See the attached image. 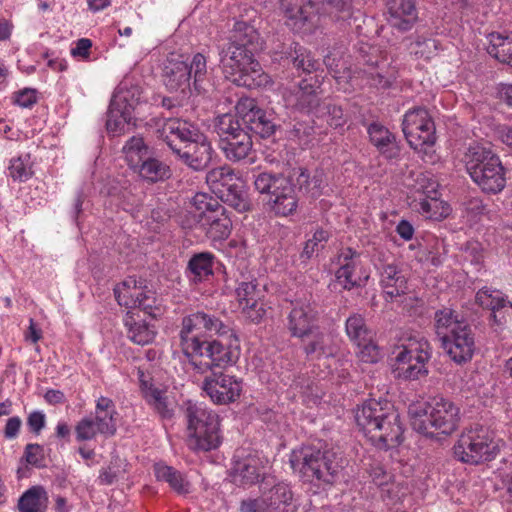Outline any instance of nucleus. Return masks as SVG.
Returning a JSON list of instances; mask_svg holds the SVG:
<instances>
[{
	"label": "nucleus",
	"mask_w": 512,
	"mask_h": 512,
	"mask_svg": "<svg viewBox=\"0 0 512 512\" xmlns=\"http://www.w3.org/2000/svg\"><path fill=\"white\" fill-rule=\"evenodd\" d=\"M402 131L410 147L419 153L426 154L436 141L434 122L424 107H414L404 114Z\"/></svg>",
	"instance_id": "16"
},
{
	"label": "nucleus",
	"mask_w": 512,
	"mask_h": 512,
	"mask_svg": "<svg viewBox=\"0 0 512 512\" xmlns=\"http://www.w3.org/2000/svg\"><path fill=\"white\" fill-rule=\"evenodd\" d=\"M219 198L240 213L250 209V202L246 192L236 185L226 189L219 195Z\"/></svg>",
	"instance_id": "52"
},
{
	"label": "nucleus",
	"mask_w": 512,
	"mask_h": 512,
	"mask_svg": "<svg viewBox=\"0 0 512 512\" xmlns=\"http://www.w3.org/2000/svg\"><path fill=\"white\" fill-rule=\"evenodd\" d=\"M328 232L323 229H318L313 234L311 239H308L303 249V255L307 258L312 257L315 252L324 247V243L328 240Z\"/></svg>",
	"instance_id": "59"
},
{
	"label": "nucleus",
	"mask_w": 512,
	"mask_h": 512,
	"mask_svg": "<svg viewBox=\"0 0 512 512\" xmlns=\"http://www.w3.org/2000/svg\"><path fill=\"white\" fill-rule=\"evenodd\" d=\"M387 21L400 30H410L418 19L415 0H387Z\"/></svg>",
	"instance_id": "27"
},
{
	"label": "nucleus",
	"mask_w": 512,
	"mask_h": 512,
	"mask_svg": "<svg viewBox=\"0 0 512 512\" xmlns=\"http://www.w3.org/2000/svg\"><path fill=\"white\" fill-rule=\"evenodd\" d=\"M313 337L305 345V352L311 358L321 359L329 358L335 355L337 351V345L334 343L332 335L320 331V327L317 331L310 335Z\"/></svg>",
	"instance_id": "35"
},
{
	"label": "nucleus",
	"mask_w": 512,
	"mask_h": 512,
	"mask_svg": "<svg viewBox=\"0 0 512 512\" xmlns=\"http://www.w3.org/2000/svg\"><path fill=\"white\" fill-rule=\"evenodd\" d=\"M136 308L140 309L152 318L160 317L164 313L162 300L158 298L156 293L149 288H147L144 292V295H142Z\"/></svg>",
	"instance_id": "54"
},
{
	"label": "nucleus",
	"mask_w": 512,
	"mask_h": 512,
	"mask_svg": "<svg viewBox=\"0 0 512 512\" xmlns=\"http://www.w3.org/2000/svg\"><path fill=\"white\" fill-rule=\"evenodd\" d=\"M236 297L242 313L251 321L258 323L266 314L262 303L264 291L259 288L256 278L243 277L236 287Z\"/></svg>",
	"instance_id": "22"
},
{
	"label": "nucleus",
	"mask_w": 512,
	"mask_h": 512,
	"mask_svg": "<svg viewBox=\"0 0 512 512\" xmlns=\"http://www.w3.org/2000/svg\"><path fill=\"white\" fill-rule=\"evenodd\" d=\"M32 162L29 154L14 157L8 166V176L14 182H26L33 176Z\"/></svg>",
	"instance_id": "49"
},
{
	"label": "nucleus",
	"mask_w": 512,
	"mask_h": 512,
	"mask_svg": "<svg viewBox=\"0 0 512 512\" xmlns=\"http://www.w3.org/2000/svg\"><path fill=\"white\" fill-rule=\"evenodd\" d=\"M37 102L36 90L25 88L14 93L13 103L21 108H31Z\"/></svg>",
	"instance_id": "62"
},
{
	"label": "nucleus",
	"mask_w": 512,
	"mask_h": 512,
	"mask_svg": "<svg viewBox=\"0 0 512 512\" xmlns=\"http://www.w3.org/2000/svg\"><path fill=\"white\" fill-rule=\"evenodd\" d=\"M47 496L41 486H33L23 493L18 501L20 512H45Z\"/></svg>",
	"instance_id": "44"
},
{
	"label": "nucleus",
	"mask_w": 512,
	"mask_h": 512,
	"mask_svg": "<svg viewBox=\"0 0 512 512\" xmlns=\"http://www.w3.org/2000/svg\"><path fill=\"white\" fill-rule=\"evenodd\" d=\"M281 8L286 25L294 32L304 34L317 28L320 15L349 24L361 15L359 10H354L352 0H281Z\"/></svg>",
	"instance_id": "4"
},
{
	"label": "nucleus",
	"mask_w": 512,
	"mask_h": 512,
	"mask_svg": "<svg viewBox=\"0 0 512 512\" xmlns=\"http://www.w3.org/2000/svg\"><path fill=\"white\" fill-rule=\"evenodd\" d=\"M201 223L208 226L206 233L213 242H221L227 239L231 233L232 222L226 214L225 207L222 208V213L211 214Z\"/></svg>",
	"instance_id": "39"
},
{
	"label": "nucleus",
	"mask_w": 512,
	"mask_h": 512,
	"mask_svg": "<svg viewBox=\"0 0 512 512\" xmlns=\"http://www.w3.org/2000/svg\"><path fill=\"white\" fill-rule=\"evenodd\" d=\"M371 143L386 159H394L399 156L400 149L396 138L389 129L378 122L369 125L368 130Z\"/></svg>",
	"instance_id": "30"
},
{
	"label": "nucleus",
	"mask_w": 512,
	"mask_h": 512,
	"mask_svg": "<svg viewBox=\"0 0 512 512\" xmlns=\"http://www.w3.org/2000/svg\"><path fill=\"white\" fill-rule=\"evenodd\" d=\"M185 417L187 421V444L196 452L217 449L222 443L219 415L203 404L189 403Z\"/></svg>",
	"instance_id": "9"
},
{
	"label": "nucleus",
	"mask_w": 512,
	"mask_h": 512,
	"mask_svg": "<svg viewBox=\"0 0 512 512\" xmlns=\"http://www.w3.org/2000/svg\"><path fill=\"white\" fill-rule=\"evenodd\" d=\"M220 147L228 160L236 162L250 155L253 143L251 136L245 131L239 132L236 136H231L225 142L220 143Z\"/></svg>",
	"instance_id": "34"
},
{
	"label": "nucleus",
	"mask_w": 512,
	"mask_h": 512,
	"mask_svg": "<svg viewBox=\"0 0 512 512\" xmlns=\"http://www.w3.org/2000/svg\"><path fill=\"white\" fill-rule=\"evenodd\" d=\"M214 129L220 137V143L225 142L231 136H236L239 132H245L237 116L230 113L218 116L214 122Z\"/></svg>",
	"instance_id": "48"
},
{
	"label": "nucleus",
	"mask_w": 512,
	"mask_h": 512,
	"mask_svg": "<svg viewBox=\"0 0 512 512\" xmlns=\"http://www.w3.org/2000/svg\"><path fill=\"white\" fill-rule=\"evenodd\" d=\"M254 187L268 195V205L279 216H288L298 207L295 187L289 177L280 173L259 172L253 175Z\"/></svg>",
	"instance_id": "12"
},
{
	"label": "nucleus",
	"mask_w": 512,
	"mask_h": 512,
	"mask_svg": "<svg viewBox=\"0 0 512 512\" xmlns=\"http://www.w3.org/2000/svg\"><path fill=\"white\" fill-rule=\"evenodd\" d=\"M101 434V427L92 416L82 418L75 426V436L78 442L91 441Z\"/></svg>",
	"instance_id": "55"
},
{
	"label": "nucleus",
	"mask_w": 512,
	"mask_h": 512,
	"mask_svg": "<svg viewBox=\"0 0 512 512\" xmlns=\"http://www.w3.org/2000/svg\"><path fill=\"white\" fill-rule=\"evenodd\" d=\"M432 356L429 341L421 333H413L407 337L399 348L392 370L397 378L416 380L428 374L427 362Z\"/></svg>",
	"instance_id": "11"
},
{
	"label": "nucleus",
	"mask_w": 512,
	"mask_h": 512,
	"mask_svg": "<svg viewBox=\"0 0 512 512\" xmlns=\"http://www.w3.org/2000/svg\"><path fill=\"white\" fill-rule=\"evenodd\" d=\"M261 485V489L263 491L262 498L266 503V506L269 509L284 512L286 507L291 505L293 499V493L291 491L290 486L284 482H278L273 484V486L266 490V486L272 482L274 479L271 478L272 481L265 479Z\"/></svg>",
	"instance_id": "32"
},
{
	"label": "nucleus",
	"mask_w": 512,
	"mask_h": 512,
	"mask_svg": "<svg viewBox=\"0 0 512 512\" xmlns=\"http://www.w3.org/2000/svg\"><path fill=\"white\" fill-rule=\"evenodd\" d=\"M338 264L336 279L344 289L351 290L359 287L368 279L367 275L362 276L359 255L351 248L341 250L338 255Z\"/></svg>",
	"instance_id": "24"
},
{
	"label": "nucleus",
	"mask_w": 512,
	"mask_h": 512,
	"mask_svg": "<svg viewBox=\"0 0 512 512\" xmlns=\"http://www.w3.org/2000/svg\"><path fill=\"white\" fill-rule=\"evenodd\" d=\"M237 342L238 340L230 328L225 336H218L217 339L210 341L206 339L201 346V351L194 354V357H206L209 361L191 360L193 370L204 375L209 371H215L214 368L233 365L239 357Z\"/></svg>",
	"instance_id": "15"
},
{
	"label": "nucleus",
	"mask_w": 512,
	"mask_h": 512,
	"mask_svg": "<svg viewBox=\"0 0 512 512\" xmlns=\"http://www.w3.org/2000/svg\"><path fill=\"white\" fill-rule=\"evenodd\" d=\"M215 256L211 252L194 254L188 262V271L193 282H202L213 275Z\"/></svg>",
	"instance_id": "38"
},
{
	"label": "nucleus",
	"mask_w": 512,
	"mask_h": 512,
	"mask_svg": "<svg viewBox=\"0 0 512 512\" xmlns=\"http://www.w3.org/2000/svg\"><path fill=\"white\" fill-rule=\"evenodd\" d=\"M45 422L46 417L42 411H34L30 413L27 418V425L29 429L36 434H39L44 428Z\"/></svg>",
	"instance_id": "64"
},
{
	"label": "nucleus",
	"mask_w": 512,
	"mask_h": 512,
	"mask_svg": "<svg viewBox=\"0 0 512 512\" xmlns=\"http://www.w3.org/2000/svg\"><path fill=\"white\" fill-rule=\"evenodd\" d=\"M358 347V357L365 363H376L381 358L379 347L372 341V335L367 340L355 343Z\"/></svg>",
	"instance_id": "58"
},
{
	"label": "nucleus",
	"mask_w": 512,
	"mask_h": 512,
	"mask_svg": "<svg viewBox=\"0 0 512 512\" xmlns=\"http://www.w3.org/2000/svg\"><path fill=\"white\" fill-rule=\"evenodd\" d=\"M366 49L371 48L362 47L361 52L367 53ZM358 63L363 64L364 68L353 70L340 49H333L324 57V64L334 77L338 88L343 92H352L365 85L386 88L396 77L395 67L383 59L373 61L371 56L364 54Z\"/></svg>",
	"instance_id": "2"
},
{
	"label": "nucleus",
	"mask_w": 512,
	"mask_h": 512,
	"mask_svg": "<svg viewBox=\"0 0 512 512\" xmlns=\"http://www.w3.org/2000/svg\"><path fill=\"white\" fill-rule=\"evenodd\" d=\"M24 458L30 465L40 467L43 462V448L39 444H28L25 447Z\"/></svg>",
	"instance_id": "63"
},
{
	"label": "nucleus",
	"mask_w": 512,
	"mask_h": 512,
	"mask_svg": "<svg viewBox=\"0 0 512 512\" xmlns=\"http://www.w3.org/2000/svg\"><path fill=\"white\" fill-rule=\"evenodd\" d=\"M324 109L327 114V123L331 127L338 128L346 123V118L340 106L328 103L325 105Z\"/></svg>",
	"instance_id": "61"
},
{
	"label": "nucleus",
	"mask_w": 512,
	"mask_h": 512,
	"mask_svg": "<svg viewBox=\"0 0 512 512\" xmlns=\"http://www.w3.org/2000/svg\"><path fill=\"white\" fill-rule=\"evenodd\" d=\"M289 463L303 482L317 487L333 484L341 468L333 452L322 451L311 445L292 450Z\"/></svg>",
	"instance_id": "8"
},
{
	"label": "nucleus",
	"mask_w": 512,
	"mask_h": 512,
	"mask_svg": "<svg viewBox=\"0 0 512 512\" xmlns=\"http://www.w3.org/2000/svg\"><path fill=\"white\" fill-rule=\"evenodd\" d=\"M147 288L143 281H138L135 277H128L114 288V294L120 306L134 309Z\"/></svg>",
	"instance_id": "33"
},
{
	"label": "nucleus",
	"mask_w": 512,
	"mask_h": 512,
	"mask_svg": "<svg viewBox=\"0 0 512 512\" xmlns=\"http://www.w3.org/2000/svg\"><path fill=\"white\" fill-rule=\"evenodd\" d=\"M132 119L133 115L129 112L109 106L106 121L107 131L113 135H120L125 131L126 125L130 124Z\"/></svg>",
	"instance_id": "51"
},
{
	"label": "nucleus",
	"mask_w": 512,
	"mask_h": 512,
	"mask_svg": "<svg viewBox=\"0 0 512 512\" xmlns=\"http://www.w3.org/2000/svg\"><path fill=\"white\" fill-rule=\"evenodd\" d=\"M475 300L479 306L491 311L493 322L498 326L505 324L512 315V303L499 290L484 287L476 293Z\"/></svg>",
	"instance_id": "26"
},
{
	"label": "nucleus",
	"mask_w": 512,
	"mask_h": 512,
	"mask_svg": "<svg viewBox=\"0 0 512 512\" xmlns=\"http://www.w3.org/2000/svg\"><path fill=\"white\" fill-rule=\"evenodd\" d=\"M235 181V174L229 166H221L210 170L206 175V182L212 191L218 196L226 189L232 187Z\"/></svg>",
	"instance_id": "45"
},
{
	"label": "nucleus",
	"mask_w": 512,
	"mask_h": 512,
	"mask_svg": "<svg viewBox=\"0 0 512 512\" xmlns=\"http://www.w3.org/2000/svg\"><path fill=\"white\" fill-rule=\"evenodd\" d=\"M122 151L127 164L134 171L152 154L143 138L137 136L131 137L123 146Z\"/></svg>",
	"instance_id": "40"
},
{
	"label": "nucleus",
	"mask_w": 512,
	"mask_h": 512,
	"mask_svg": "<svg viewBox=\"0 0 512 512\" xmlns=\"http://www.w3.org/2000/svg\"><path fill=\"white\" fill-rule=\"evenodd\" d=\"M462 162L472 181L484 192L497 194L506 186V170L491 147L473 143L466 149Z\"/></svg>",
	"instance_id": "7"
},
{
	"label": "nucleus",
	"mask_w": 512,
	"mask_h": 512,
	"mask_svg": "<svg viewBox=\"0 0 512 512\" xmlns=\"http://www.w3.org/2000/svg\"><path fill=\"white\" fill-rule=\"evenodd\" d=\"M191 204L195 209V216L199 218L200 222L209 218L211 214L222 213V208H224L217 198L202 192L193 196Z\"/></svg>",
	"instance_id": "46"
},
{
	"label": "nucleus",
	"mask_w": 512,
	"mask_h": 512,
	"mask_svg": "<svg viewBox=\"0 0 512 512\" xmlns=\"http://www.w3.org/2000/svg\"><path fill=\"white\" fill-rule=\"evenodd\" d=\"M346 333L354 343L367 340L372 335L360 314H353L346 320Z\"/></svg>",
	"instance_id": "53"
},
{
	"label": "nucleus",
	"mask_w": 512,
	"mask_h": 512,
	"mask_svg": "<svg viewBox=\"0 0 512 512\" xmlns=\"http://www.w3.org/2000/svg\"><path fill=\"white\" fill-rule=\"evenodd\" d=\"M161 137L179 159L193 170L205 169L214 150L207 136L192 124L169 119L163 125Z\"/></svg>",
	"instance_id": "5"
},
{
	"label": "nucleus",
	"mask_w": 512,
	"mask_h": 512,
	"mask_svg": "<svg viewBox=\"0 0 512 512\" xmlns=\"http://www.w3.org/2000/svg\"><path fill=\"white\" fill-rule=\"evenodd\" d=\"M408 413L413 430L431 438L450 436L458 430L461 420L459 407L442 396L413 403Z\"/></svg>",
	"instance_id": "6"
},
{
	"label": "nucleus",
	"mask_w": 512,
	"mask_h": 512,
	"mask_svg": "<svg viewBox=\"0 0 512 512\" xmlns=\"http://www.w3.org/2000/svg\"><path fill=\"white\" fill-rule=\"evenodd\" d=\"M441 343L450 359L457 364L470 361L476 349L474 334L469 326L441 340Z\"/></svg>",
	"instance_id": "25"
},
{
	"label": "nucleus",
	"mask_w": 512,
	"mask_h": 512,
	"mask_svg": "<svg viewBox=\"0 0 512 512\" xmlns=\"http://www.w3.org/2000/svg\"><path fill=\"white\" fill-rule=\"evenodd\" d=\"M286 326L292 337H310L319 328L317 311L308 300L295 299L291 301Z\"/></svg>",
	"instance_id": "21"
},
{
	"label": "nucleus",
	"mask_w": 512,
	"mask_h": 512,
	"mask_svg": "<svg viewBox=\"0 0 512 512\" xmlns=\"http://www.w3.org/2000/svg\"><path fill=\"white\" fill-rule=\"evenodd\" d=\"M453 450L459 461L479 464L495 458L497 445L487 428L475 425L463 430Z\"/></svg>",
	"instance_id": "14"
},
{
	"label": "nucleus",
	"mask_w": 512,
	"mask_h": 512,
	"mask_svg": "<svg viewBox=\"0 0 512 512\" xmlns=\"http://www.w3.org/2000/svg\"><path fill=\"white\" fill-rule=\"evenodd\" d=\"M141 103V89L132 78H124L112 96L109 106L120 108L133 115V112Z\"/></svg>",
	"instance_id": "29"
},
{
	"label": "nucleus",
	"mask_w": 512,
	"mask_h": 512,
	"mask_svg": "<svg viewBox=\"0 0 512 512\" xmlns=\"http://www.w3.org/2000/svg\"><path fill=\"white\" fill-rule=\"evenodd\" d=\"M235 108L237 116L252 132L261 137H269L274 133L275 124L271 115L259 108L253 98H241Z\"/></svg>",
	"instance_id": "23"
},
{
	"label": "nucleus",
	"mask_w": 512,
	"mask_h": 512,
	"mask_svg": "<svg viewBox=\"0 0 512 512\" xmlns=\"http://www.w3.org/2000/svg\"><path fill=\"white\" fill-rule=\"evenodd\" d=\"M438 187L437 181L429 174L420 173L416 178L415 189L424 195L419 202V212L435 221H440L451 213L450 205L439 198Z\"/></svg>",
	"instance_id": "19"
},
{
	"label": "nucleus",
	"mask_w": 512,
	"mask_h": 512,
	"mask_svg": "<svg viewBox=\"0 0 512 512\" xmlns=\"http://www.w3.org/2000/svg\"><path fill=\"white\" fill-rule=\"evenodd\" d=\"M355 421L364 436L380 450L395 448L403 440L400 416L387 400L365 401L357 408Z\"/></svg>",
	"instance_id": "3"
},
{
	"label": "nucleus",
	"mask_w": 512,
	"mask_h": 512,
	"mask_svg": "<svg viewBox=\"0 0 512 512\" xmlns=\"http://www.w3.org/2000/svg\"><path fill=\"white\" fill-rule=\"evenodd\" d=\"M128 338L138 345H147L151 343L155 336L156 330L154 326L149 325L145 321H136L132 316L125 319Z\"/></svg>",
	"instance_id": "43"
},
{
	"label": "nucleus",
	"mask_w": 512,
	"mask_h": 512,
	"mask_svg": "<svg viewBox=\"0 0 512 512\" xmlns=\"http://www.w3.org/2000/svg\"><path fill=\"white\" fill-rule=\"evenodd\" d=\"M139 176L149 182L155 183L170 177V168L162 161L154 158L152 154L135 170Z\"/></svg>",
	"instance_id": "42"
},
{
	"label": "nucleus",
	"mask_w": 512,
	"mask_h": 512,
	"mask_svg": "<svg viewBox=\"0 0 512 512\" xmlns=\"http://www.w3.org/2000/svg\"><path fill=\"white\" fill-rule=\"evenodd\" d=\"M203 332H214L218 336H225L229 332V326L225 325L217 317L196 312L185 316L182 319L179 330L180 346L187 357H194L201 351L205 342Z\"/></svg>",
	"instance_id": "13"
},
{
	"label": "nucleus",
	"mask_w": 512,
	"mask_h": 512,
	"mask_svg": "<svg viewBox=\"0 0 512 512\" xmlns=\"http://www.w3.org/2000/svg\"><path fill=\"white\" fill-rule=\"evenodd\" d=\"M435 332L440 340L460 331V329L469 326L464 321L458 319L457 315L451 309L439 310L435 313Z\"/></svg>",
	"instance_id": "36"
},
{
	"label": "nucleus",
	"mask_w": 512,
	"mask_h": 512,
	"mask_svg": "<svg viewBox=\"0 0 512 512\" xmlns=\"http://www.w3.org/2000/svg\"><path fill=\"white\" fill-rule=\"evenodd\" d=\"M207 58L202 53L193 55L191 61L168 59L163 74V81L171 92L205 91L207 83Z\"/></svg>",
	"instance_id": "10"
},
{
	"label": "nucleus",
	"mask_w": 512,
	"mask_h": 512,
	"mask_svg": "<svg viewBox=\"0 0 512 512\" xmlns=\"http://www.w3.org/2000/svg\"><path fill=\"white\" fill-rule=\"evenodd\" d=\"M259 34L243 21L234 24L229 40L219 47L220 64L227 79L237 86L249 89L266 86L270 76L254 58L258 49Z\"/></svg>",
	"instance_id": "1"
},
{
	"label": "nucleus",
	"mask_w": 512,
	"mask_h": 512,
	"mask_svg": "<svg viewBox=\"0 0 512 512\" xmlns=\"http://www.w3.org/2000/svg\"><path fill=\"white\" fill-rule=\"evenodd\" d=\"M321 81L317 76L303 79L297 86L285 88L282 92L287 108L301 112H312L319 105Z\"/></svg>",
	"instance_id": "20"
},
{
	"label": "nucleus",
	"mask_w": 512,
	"mask_h": 512,
	"mask_svg": "<svg viewBox=\"0 0 512 512\" xmlns=\"http://www.w3.org/2000/svg\"><path fill=\"white\" fill-rule=\"evenodd\" d=\"M268 464V459L258 452L238 449L232 460V481L240 486H251L257 483L261 477L265 480Z\"/></svg>",
	"instance_id": "17"
},
{
	"label": "nucleus",
	"mask_w": 512,
	"mask_h": 512,
	"mask_svg": "<svg viewBox=\"0 0 512 512\" xmlns=\"http://www.w3.org/2000/svg\"><path fill=\"white\" fill-rule=\"evenodd\" d=\"M439 50V42L432 38H419L411 46V53L420 59H431Z\"/></svg>",
	"instance_id": "56"
},
{
	"label": "nucleus",
	"mask_w": 512,
	"mask_h": 512,
	"mask_svg": "<svg viewBox=\"0 0 512 512\" xmlns=\"http://www.w3.org/2000/svg\"><path fill=\"white\" fill-rule=\"evenodd\" d=\"M204 375L202 390L213 403L226 405L240 397L243 389L242 380L222 371H209Z\"/></svg>",
	"instance_id": "18"
},
{
	"label": "nucleus",
	"mask_w": 512,
	"mask_h": 512,
	"mask_svg": "<svg viewBox=\"0 0 512 512\" xmlns=\"http://www.w3.org/2000/svg\"><path fill=\"white\" fill-rule=\"evenodd\" d=\"M366 465L367 474L376 486H386L393 480V475L388 472L378 460H371V462Z\"/></svg>",
	"instance_id": "57"
},
{
	"label": "nucleus",
	"mask_w": 512,
	"mask_h": 512,
	"mask_svg": "<svg viewBox=\"0 0 512 512\" xmlns=\"http://www.w3.org/2000/svg\"><path fill=\"white\" fill-rule=\"evenodd\" d=\"M380 285L385 296L392 300L405 294L407 279L396 264H387L383 266L380 272Z\"/></svg>",
	"instance_id": "31"
},
{
	"label": "nucleus",
	"mask_w": 512,
	"mask_h": 512,
	"mask_svg": "<svg viewBox=\"0 0 512 512\" xmlns=\"http://www.w3.org/2000/svg\"><path fill=\"white\" fill-rule=\"evenodd\" d=\"M138 379L144 398L162 418H171L173 410L169 407L166 390L156 386L142 370H138Z\"/></svg>",
	"instance_id": "28"
},
{
	"label": "nucleus",
	"mask_w": 512,
	"mask_h": 512,
	"mask_svg": "<svg viewBox=\"0 0 512 512\" xmlns=\"http://www.w3.org/2000/svg\"><path fill=\"white\" fill-rule=\"evenodd\" d=\"M116 413H98L95 411L93 419L101 427V434L112 436L116 432V422L114 416Z\"/></svg>",
	"instance_id": "60"
},
{
	"label": "nucleus",
	"mask_w": 512,
	"mask_h": 512,
	"mask_svg": "<svg viewBox=\"0 0 512 512\" xmlns=\"http://www.w3.org/2000/svg\"><path fill=\"white\" fill-rule=\"evenodd\" d=\"M154 473L159 481L168 483L171 489L180 494L189 492L190 485L185 476L172 466L165 463H156L154 465Z\"/></svg>",
	"instance_id": "37"
},
{
	"label": "nucleus",
	"mask_w": 512,
	"mask_h": 512,
	"mask_svg": "<svg viewBox=\"0 0 512 512\" xmlns=\"http://www.w3.org/2000/svg\"><path fill=\"white\" fill-rule=\"evenodd\" d=\"M293 176H296L299 188L311 197L315 198L322 194L325 183L321 174H315L311 178L306 170L298 168L293 170Z\"/></svg>",
	"instance_id": "47"
},
{
	"label": "nucleus",
	"mask_w": 512,
	"mask_h": 512,
	"mask_svg": "<svg viewBox=\"0 0 512 512\" xmlns=\"http://www.w3.org/2000/svg\"><path fill=\"white\" fill-rule=\"evenodd\" d=\"M293 65L298 71L312 73L319 67V62L314 59L312 53L306 48L295 43L293 54H291Z\"/></svg>",
	"instance_id": "50"
},
{
	"label": "nucleus",
	"mask_w": 512,
	"mask_h": 512,
	"mask_svg": "<svg viewBox=\"0 0 512 512\" xmlns=\"http://www.w3.org/2000/svg\"><path fill=\"white\" fill-rule=\"evenodd\" d=\"M487 52L498 61L512 65V33H491Z\"/></svg>",
	"instance_id": "41"
}]
</instances>
